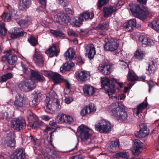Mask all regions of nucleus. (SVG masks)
Listing matches in <instances>:
<instances>
[{"mask_svg":"<svg viewBox=\"0 0 159 159\" xmlns=\"http://www.w3.org/2000/svg\"><path fill=\"white\" fill-rule=\"evenodd\" d=\"M7 30L5 28L4 24L2 22H0V35L4 36L6 34Z\"/></svg>","mask_w":159,"mask_h":159,"instance_id":"c03bdc74","label":"nucleus"},{"mask_svg":"<svg viewBox=\"0 0 159 159\" xmlns=\"http://www.w3.org/2000/svg\"><path fill=\"white\" fill-rule=\"evenodd\" d=\"M119 43L117 41L110 40L104 45V49L106 50L113 51L116 50L118 47Z\"/></svg>","mask_w":159,"mask_h":159,"instance_id":"ddd939ff","label":"nucleus"},{"mask_svg":"<svg viewBox=\"0 0 159 159\" xmlns=\"http://www.w3.org/2000/svg\"><path fill=\"white\" fill-rule=\"evenodd\" d=\"M109 26L108 22H105L102 24L98 25L97 27V28L100 30H103L107 29Z\"/></svg>","mask_w":159,"mask_h":159,"instance_id":"09e8293b","label":"nucleus"},{"mask_svg":"<svg viewBox=\"0 0 159 159\" xmlns=\"http://www.w3.org/2000/svg\"><path fill=\"white\" fill-rule=\"evenodd\" d=\"M127 79L129 81H134L137 80L138 77L134 73L129 71L127 75Z\"/></svg>","mask_w":159,"mask_h":159,"instance_id":"ea45409f","label":"nucleus"},{"mask_svg":"<svg viewBox=\"0 0 159 159\" xmlns=\"http://www.w3.org/2000/svg\"><path fill=\"white\" fill-rule=\"evenodd\" d=\"M70 69V64L66 63L63 64L60 67V70L62 72H64L66 71L69 70Z\"/></svg>","mask_w":159,"mask_h":159,"instance_id":"a18cd8bd","label":"nucleus"},{"mask_svg":"<svg viewBox=\"0 0 159 159\" xmlns=\"http://www.w3.org/2000/svg\"><path fill=\"white\" fill-rule=\"evenodd\" d=\"M117 80L113 78L109 79L107 78H101L102 85L104 87L106 93L110 98L115 92V83L117 82Z\"/></svg>","mask_w":159,"mask_h":159,"instance_id":"f03ea898","label":"nucleus"},{"mask_svg":"<svg viewBox=\"0 0 159 159\" xmlns=\"http://www.w3.org/2000/svg\"><path fill=\"white\" fill-rule=\"evenodd\" d=\"M35 80H37L38 81L41 82H43L45 80V78L43 76L39 74Z\"/></svg>","mask_w":159,"mask_h":159,"instance_id":"680f3d73","label":"nucleus"},{"mask_svg":"<svg viewBox=\"0 0 159 159\" xmlns=\"http://www.w3.org/2000/svg\"><path fill=\"white\" fill-rule=\"evenodd\" d=\"M19 8L21 10H26L28 7L30 0H20Z\"/></svg>","mask_w":159,"mask_h":159,"instance_id":"cd10ccee","label":"nucleus"},{"mask_svg":"<svg viewBox=\"0 0 159 159\" xmlns=\"http://www.w3.org/2000/svg\"><path fill=\"white\" fill-rule=\"evenodd\" d=\"M26 32L22 31L21 29L18 27H15L12 30V32L11 34V37L12 39L25 37L26 36Z\"/></svg>","mask_w":159,"mask_h":159,"instance_id":"2eb2a0df","label":"nucleus"},{"mask_svg":"<svg viewBox=\"0 0 159 159\" xmlns=\"http://www.w3.org/2000/svg\"><path fill=\"white\" fill-rule=\"evenodd\" d=\"M94 88L89 84H85L83 90L84 94L88 96H90L93 95L95 92Z\"/></svg>","mask_w":159,"mask_h":159,"instance_id":"412c9836","label":"nucleus"},{"mask_svg":"<svg viewBox=\"0 0 159 159\" xmlns=\"http://www.w3.org/2000/svg\"><path fill=\"white\" fill-rule=\"evenodd\" d=\"M76 60L79 65H82L84 63V61L80 57H78L76 58Z\"/></svg>","mask_w":159,"mask_h":159,"instance_id":"69168bd1","label":"nucleus"},{"mask_svg":"<svg viewBox=\"0 0 159 159\" xmlns=\"http://www.w3.org/2000/svg\"><path fill=\"white\" fill-rule=\"evenodd\" d=\"M75 55V53L74 50L69 48L65 53L64 56L66 60L70 61L73 59Z\"/></svg>","mask_w":159,"mask_h":159,"instance_id":"393cba45","label":"nucleus"},{"mask_svg":"<svg viewBox=\"0 0 159 159\" xmlns=\"http://www.w3.org/2000/svg\"><path fill=\"white\" fill-rule=\"evenodd\" d=\"M62 82H64L65 84L66 88L68 89H69L71 87V84L70 83L69 80L66 79L64 78Z\"/></svg>","mask_w":159,"mask_h":159,"instance_id":"4d7b16f0","label":"nucleus"},{"mask_svg":"<svg viewBox=\"0 0 159 159\" xmlns=\"http://www.w3.org/2000/svg\"><path fill=\"white\" fill-rule=\"evenodd\" d=\"M36 87L35 81L29 79L22 81L20 82L18 87L22 91L27 92L31 91Z\"/></svg>","mask_w":159,"mask_h":159,"instance_id":"20e7f679","label":"nucleus"},{"mask_svg":"<svg viewBox=\"0 0 159 159\" xmlns=\"http://www.w3.org/2000/svg\"><path fill=\"white\" fill-rule=\"evenodd\" d=\"M134 146L139 148L142 149L143 144L140 140L134 139Z\"/></svg>","mask_w":159,"mask_h":159,"instance_id":"de8ad7c7","label":"nucleus"},{"mask_svg":"<svg viewBox=\"0 0 159 159\" xmlns=\"http://www.w3.org/2000/svg\"><path fill=\"white\" fill-rule=\"evenodd\" d=\"M65 102L68 104L70 103L73 100L71 97H67L65 99Z\"/></svg>","mask_w":159,"mask_h":159,"instance_id":"338daca9","label":"nucleus"},{"mask_svg":"<svg viewBox=\"0 0 159 159\" xmlns=\"http://www.w3.org/2000/svg\"><path fill=\"white\" fill-rule=\"evenodd\" d=\"M119 148V142L118 140H116L111 142L110 146L108 148V149L111 152H114L115 150L118 149Z\"/></svg>","mask_w":159,"mask_h":159,"instance_id":"c756f323","label":"nucleus"},{"mask_svg":"<svg viewBox=\"0 0 159 159\" xmlns=\"http://www.w3.org/2000/svg\"><path fill=\"white\" fill-rule=\"evenodd\" d=\"M43 72H44V75L47 76L49 77H51L55 84H58L61 83L64 78L61 75L57 72L50 73L46 70H44Z\"/></svg>","mask_w":159,"mask_h":159,"instance_id":"9b49d317","label":"nucleus"},{"mask_svg":"<svg viewBox=\"0 0 159 159\" xmlns=\"http://www.w3.org/2000/svg\"><path fill=\"white\" fill-rule=\"evenodd\" d=\"M17 58L15 55L9 54L7 55V61L10 65H13L16 62Z\"/></svg>","mask_w":159,"mask_h":159,"instance_id":"f704fd0d","label":"nucleus"},{"mask_svg":"<svg viewBox=\"0 0 159 159\" xmlns=\"http://www.w3.org/2000/svg\"><path fill=\"white\" fill-rule=\"evenodd\" d=\"M147 106V102H143L142 103L137 106L136 111V115H138L141 113L143 110L145 109Z\"/></svg>","mask_w":159,"mask_h":159,"instance_id":"2f4dec72","label":"nucleus"},{"mask_svg":"<svg viewBox=\"0 0 159 159\" xmlns=\"http://www.w3.org/2000/svg\"><path fill=\"white\" fill-rule=\"evenodd\" d=\"M84 20L83 18L80 15V16L77 18H75L74 22L75 25L77 27H79L82 25V22Z\"/></svg>","mask_w":159,"mask_h":159,"instance_id":"a19ab883","label":"nucleus"},{"mask_svg":"<svg viewBox=\"0 0 159 159\" xmlns=\"http://www.w3.org/2000/svg\"><path fill=\"white\" fill-rule=\"evenodd\" d=\"M70 159H84L83 157L80 155L71 157Z\"/></svg>","mask_w":159,"mask_h":159,"instance_id":"774afa93","label":"nucleus"},{"mask_svg":"<svg viewBox=\"0 0 159 159\" xmlns=\"http://www.w3.org/2000/svg\"><path fill=\"white\" fill-rule=\"evenodd\" d=\"M64 117L65 118V123L69 124L73 122V119L71 116L65 115V116Z\"/></svg>","mask_w":159,"mask_h":159,"instance_id":"8fccbe9b","label":"nucleus"},{"mask_svg":"<svg viewBox=\"0 0 159 159\" xmlns=\"http://www.w3.org/2000/svg\"><path fill=\"white\" fill-rule=\"evenodd\" d=\"M11 127L17 130L23 129L26 126L24 119L20 117L15 119L11 121Z\"/></svg>","mask_w":159,"mask_h":159,"instance_id":"0eeeda50","label":"nucleus"},{"mask_svg":"<svg viewBox=\"0 0 159 159\" xmlns=\"http://www.w3.org/2000/svg\"><path fill=\"white\" fill-rule=\"evenodd\" d=\"M158 62L157 60H152L149 62L148 69H147V73L149 75L153 74L157 70Z\"/></svg>","mask_w":159,"mask_h":159,"instance_id":"4468645a","label":"nucleus"},{"mask_svg":"<svg viewBox=\"0 0 159 159\" xmlns=\"http://www.w3.org/2000/svg\"><path fill=\"white\" fill-rule=\"evenodd\" d=\"M116 10L115 7H103V11L104 16L105 17L111 16L113 12L116 11Z\"/></svg>","mask_w":159,"mask_h":159,"instance_id":"b1692460","label":"nucleus"},{"mask_svg":"<svg viewBox=\"0 0 159 159\" xmlns=\"http://www.w3.org/2000/svg\"><path fill=\"white\" fill-rule=\"evenodd\" d=\"M65 114L63 113H60L57 116L56 120L60 124L65 123V118L64 116H65Z\"/></svg>","mask_w":159,"mask_h":159,"instance_id":"e433bc0d","label":"nucleus"},{"mask_svg":"<svg viewBox=\"0 0 159 159\" xmlns=\"http://www.w3.org/2000/svg\"><path fill=\"white\" fill-rule=\"evenodd\" d=\"M25 157V153L22 149H20L14 152L11 156V159H24Z\"/></svg>","mask_w":159,"mask_h":159,"instance_id":"6ab92c4d","label":"nucleus"},{"mask_svg":"<svg viewBox=\"0 0 159 159\" xmlns=\"http://www.w3.org/2000/svg\"><path fill=\"white\" fill-rule=\"evenodd\" d=\"M142 151V149L134 146L132 149V152L133 153L134 155H138Z\"/></svg>","mask_w":159,"mask_h":159,"instance_id":"864d4df0","label":"nucleus"},{"mask_svg":"<svg viewBox=\"0 0 159 159\" xmlns=\"http://www.w3.org/2000/svg\"><path fill=\"white\" fill-rule=\"evenodd\" d=\"M147 83L148 84L149 87V92L150 93L151 91V89L154 86L155 84L153 81L151 80L147 81Z\"/></svg>","mask_w":159,"mask_h":159,"instance_id":"052dcab7","label":"nucleus"},{"mask_svg":"<svg viewBox=\"0 0 159 159\" xmlns=\"http://www.w3.org/2000/svg\"><path fill=\"white\" fill-rule=\"evenodd\" d=\"M17 11L14 9H11L8 12H4L1 16L3 20L5 22H8L10 21L11 18L16 19L18 16L16 14Z\"/></svg>","mask_w":159,"mask_h":159,"instance_id":"1a4fd4ad","label":"nucleus"},{"mask_svg":"<svg viewBox=\"0 0 159 159\" xmlns=\"http://www.w3.org/2000/svg\"><path fill=\"white\" fill-rule=\"evenodd\" d=\"M119 104L118 102L112 103L111 106V108H112L111 114L112 116L117 120L123 121L127 119L128 114L124 107L121 105H120Z\"/></svg>","mask_w":159,"mask_h":159,"instance_id":"f257e3e1","label":"nucleus"},{"mask_svg":"<svg viewBox=\"0 0 159 159\" xmlns=\"http://www.w3.org/2000/svg\"><path fill=\"white\" fill-rule=\"evenodd\" d=\"M62 18V22L61 25L67 24L70 22V17L66 14L64 13Z\"/></svg>","mask_w":159,"mask_h":159,"instance_id":"79ce46f5","label":"nucleus"},{"mask_svg":"<svg viewBox=\"0 0 159 159\" xmlns=\"http://www.w3.org/2000/svg\"><path fill=\"white\" fill-rule=\"evenodd\" d=\"M34 92L35 95L34 98L32 101L31 103L33 106L35 107L38 105L39 102L41 94L40 92L38 93L36 91H34Z\"/></svg>","mask_w":159,"mask_h":159,"instance_id":"bb28decb","label":"nucleus"},{"mask_svg":"<svg viewBox=\"0 0 159 159\" xmlns=\"http://www.w3.org/2000/svg\"><path fill=\"white\" fill-rule=\"evenodd\" d=\"M28 41L31 45L35 47L38 43L37 39L34 37L33 35H31L28 39Z\"/></svg>","mask_w":159,"mask_h":159,"instance_id":"58836bf2","label":"nucleus"},{"mask_svg":"<svg viewBox=\"0 0 159 159\" xmlns=\"http://www.w3.org/2000/svg\"><path fill=\"white\" fill-rule=\"evenodd\" d=\"M98 70L101 74L105 75H109L111 72L110 66L106 63L100 65Z\"/></svg>","mask_w":159,"mask_h":159,"instance_id":"aec40b11","label":"nucleus"},{"mask_svg":"<svg viewBox=\"0 0 159 159\" xmlns=\"http://www.w3.org/2000/svg\"><path fill=\"white\" fill-rule=\"evenodd\" d=\"M129 157V153L126 152H121V157L124 159H127Z\"/></svg>","mask_w":159,"mask_h":159,"instance_id":"e2e57ef3","label":"nucleus"},{"mask_svg":"<svg viewBox=\"0 0 159 159\" xmlns=\"http://www.w3.org/2000/svg\"><path fill=\"white\" fill-rule=\"evenodd\" d=\"M13 77V74L11 73H8L2 75L0 78V83H2L6 81L7 80L10 79Z\"/></svg>","mask_w":159,"mask_h":159,"instance_id":"c9c22d12","label":"nucleus"},{"mask_svg":"<svg viewBox=\"0 0 159 159\" xmlns=\"http://www.w3.org/2000/svg\"><path fill=\"white\" fill-rule=\"evenodd\" d=\"M85 54L90 59L93 58L95 55L96 51L94 45L92 44H88L86 48Z\"/></svg>","mask_w":159,"mask_h":159,"instance_id":"f3484780","label":"nucleus"},{"mask_svg":"<svg viewBox=\"0 0 159 159\" xmlns=\"http://www.w3.org/2000/svg\"><path fill=\"white\" fill-rule=\"evenodd\" d=\"M17 23L21 26L26 27L28 24V21L24 20H19L17 21Z\"/></svg>","mask_w":159,"mask_h":159,"instance_id":"6e6d98bb","label":"nucleus"},{"mask_svg":"<svg viewBox=\"0 0 159 159\" xmlns=\"http://www.w3.org/2000/svg\"><path fill=\"white\" fill-rule=\"evenodd\" d=\"M148 25L159 32V19L153 20L152 23H149Z\"/></svg>","mask_w":159,"mask_h":159,"instance_id":"473e14b6","label":"nucleus"},{"mask_svg":"<svg viewBox=\"0 0 159 159\" xmlns=\"http://www.w3.org/2000/svg\"><path fill=\"white\" fill-rule=\"evenodd\" d=\"M83 20H91L94 17V14L93 12L88 11L85 12L81 14Z\"/></svg>","mask_w":159,"mask_h":159,"instance_id":"72a5a7b5","label":"nucleus"},{"mask_svg":"<svg viewBox=\"0 0 159 159\" xmlns=\"http://www.w3.org/2000/svg\"><path fill=\"white\" fill-rule=\"evenodd\" d=\"M88 108L90 113L95 112L96 110L95 105L92 103L89 104L88 106Z\"/></svg>","mask_w":159,"mask_h":159,"instance_id":"3c124183","label":"nucleus"},{"mask_svg":"<svg viewBox=\"0 0 159 159\" xmlns=\"http://www.w3.org/2000/svg\"><path fill=\"white\" fill-rule=\"evenodd\" d=\"M77 131L82 140L86 141L90 138L91 135L89 133V129L88 127L81 125L78 128Z\"/></svg>","mask_w":159,"mask_h":159,"instance_id":"6e6552de","label":"nucleus"},{"mask_svg":"<svg viewBox=\"0 0 159 159\" xmlns=\"http://www.w3.org/2000/svg\"><path fill=\"white\" fill-rule=\"evenodd\" d=\"M150 12L148 8H144L141 10L139 13V17L141 20L145 19L148 16Z\"/></svg>","mask_w":159,"mask_h":159,"instance_id":"7c9ffc66","label":"nucleus"},{"mask_svg":"<svg viewBox=\"0 0 159 159\" xmlns=\"http://www.w3.org/2000/svg\"><path fill=\"white\" fill-rule=\"evenodd\" d=\"M90 76L89 71L86 70L81 71L77 75L76 78L80 82H84L88 79Z\"/></svg>","mask_w":159,"mask_h":159,"instance_id":"dca6fc26","label":"nucleus"},{"mask_svg":"<svg viewBox=\"0 0 159 159\" xmlns=\"http://www.w3.org/2000/svg\"><path fill=\"white\" fill-rule=\"evenodd\" d=\"M29 138L31 140V142L34 145L37 146H39V145L40 143V140L37 139L35 136L30 134Z\"/></svg>","mask_w":159,"mask_h":159,"instance_id":"37998d69","label":"nucleus"},{"mask_svg":"<svg viewBox=\"0 0 159 159\" xmlns=\"http://www.w3.org/2000/svg\"><path fill=\"white\" fill-rule=\"evenodd\" d=\"M50 33L53 35L55 37H64V34L61 32L54 30H51L50 31Z\"/></svg>","mask_w":159,"mask_h":159,"instance_id":"49530a36","label":"nucleus"},{"mask_svg":"<svg viewBox=\"0 0 159 159\" xmlns=\"http://www.w3.org/2000/svg\"><path fill=\"white\" fill-rule=\"evenodd\" d=\"M95 129L101 133H107L110 131L111 125L105 120H102L95 125Z\"/></svg>","mask_w":159,"mask_h":159,"instance_id":"39448f33","label":"nucleus"},{"mask_svg":"<svg viewBox=\"0 0 159 159\" xmlns=\"http://www.w3.org/2000/svg\"><path fill=\"white\" fill-rule=\"evenodd\" d=\"M68 33L69 35L76 37L78 36V34L72 29H69L68 30Z\"/></svg>","mask_w":159,"mask_h":159,"instance_id":"13d9d810","label":"nucleus"},{"mask_svg":"<svg viewBox=\"0 0 159 159\" xmlns=\"http://www.w3.org/2000/svg\"><path fill=\"white\" fill-rule=\"evenodd\" d=\"M136 25V20L134 19L130 20L128 22L126 23L125 26L126 31H132L133 30V28L135 27Z\"/></svg>","mask_w":159,"mask_h":159,"instance_id":"5701e85b","label":"nucleus"},{"mask_svg":"<svg viewBox=\"0 0 159 159\" xmlns=\"http://www.w3.org/2000/svg\"><path fill=\"white\" fill-rule=\"evenodd\" d=\"M145 54L141 49L137 50L134 53L135 57L139 61H141L144 59Z\"/></svg>","mask_w":159,"mask_h":159,"instance_id":"c85d7f7f","label":"nucleus"},{"mask_svg":"<svg viewBox=\"0 0 159 159\" xmlns=\"http://www.w3.org/2000/svg\"><path fill=\"white\" fill-rule=\"evenodd\" d=\"M56 95L54 93H49V97H47L46 102L47 108L50 111H55L59 110L61 108L59 100L56 98Z\"/></svg>","mask_w":159,"mask_h":159,"instance_id":"7ed1b4c3","label":"nucleus"},{"mask_svg":"<svg viewBox=\"0 0 159 159\" xmlns=\"http://www.w3.org/2000/svg\"><path fill=\"white\" fill-rule=\"evenodd\" d=\"M30 73L31 76L30 79H31L32 80H33L34 79L35 80L39 75L38 72L34 70H31Z\"/></svg>","mask_w":159,"mask_h":159,"instance_id":"603ef678","label":"nucleus"},{"mask_svg":"<svg viewBox=\"0 0 159 159\" xmlns=\"http://www.w3.org/2000/svg\"><path fill=\"white\" fill-rule=\"evenodd\" d=\"M59 52L56 47L54 45H53L46 51V53L49 55L50 57H52L54 56L57 57Z\"/></svg>","mask_w":159,"mask_h":159,"instance_id":"4be33fe9","label":"nucleus"},{"mask_svg":"<svg viewBox=\"0 0 159 159\" xmlns=\"http://www.w3.org/2000/svg\"><path fill=\"white\" fill-rule=\"evenodd\" d=\"M2 115L3 118L4 119H9L10 117V116H9L7 112L6 111L4 112H3L2 113Z\"/></svg>","mask_w":159,"mask_h":159,"instance_id":"0e129e2a","label":"nucleus"},{"mask_svg":"<svg viewBox=\"0 0 159 159\" xmlns=\"http://www.w3.org/2000/svg\"><path fill=\"white\" fill-rule=\"evenodd\" d=\"M140 129L139 131L135 133V135L137 138H142L145 137L149 133L148 129L145 124H143L140 125Z\"/></svg>","mask_w":159,"mask_h":159,"instance_id":"f8f14e48","label":"nucleus"},{"mask_svg":"<svg viewBox=\"0 0 159 159\" xmlns=\"http://www.w3.org/2000/svg\"><path fill=\"white\" fill-rule=\"evenodd\" d=\"M27 99L23 93H18L15 96L14 105L16 108H22L25 106Z\"/></svg>","mask_w":159,"mask_h":159,"instance_id":"423d86ee","label":"nucleus"},{"mask_svg":"<svg viewBox=\"0 0 159 159\" xmlns=\"http://www.w3.org/2000/svg\"><path fill=\"white\" fill-rule=\"evenodd\" d=\"M64 13L59 12L54 15V20L55 21L60 24H61L62 22V16H63Z\"/></svg>","mask_w":159,"mask_h":159,"instance_id":"4c0bfd02","label":"nucleus"},{"mask_svg":"<svg viewBox=\"0 0 159 159\" xmlns=\"http://www.w3.org/2000/svg\"><path fill=\"white\" fill-rule=\"evenodd\" d=\"M139 40L141 42L143 45L151 46L154 44L153 41L143 36H140L139 38Z\"/></svg>","mask_w":159,"mask_h":159,"instance_id":"a878e982","label":"nucleus"},{"mask_svg":"<svg viewBox=\"0 0 159 159\" xmlns=\"http://www.w3.org/2000/svg\"><path fill=\"white\" fill-rule=\"evenodd\" d=\"M15 135L12 133L8 134L5 140V143L7 146L11 148L14 147L16 142L15 140Z\"/></svg>","mask_w":159,"mask_h":159,"instance_id":"a211bd4d","label":"nucleus"},{"mask_svg":"<svg viewBox=\"0 0 159 159\" xmlns=\"http://www.w3.org/2000/svg\"><path fill=\"white\" fill-rule=\"evenodd\" d=\"M89 113H89V111H88L87 106L84 107L81 110L80 112V114L82 116H84Z\"/></svg>","mask_w":159,"mask_h":159,"instance_id":"5fc2aeb1","label":"nucleus"},{"mask_svg":"<svg viewBox=\"0 0 159 159\" xmlns=\"http://www.w3.org/2000/svg\"><path fill=\"white\" fill-rule=\"evenodd\" d=\"M108 1V0H100L98 2V7H100L106 5Z\"/></svg>","mask_w":159,"mask_h":159,"instance_id":"bf43d9fd","label":"nucleus"},{"mask_svg":"<svg viewBox=\"0 0 159 159\" xmlns=\"http://www.w3.org/2000/svg\"><path fill=\"white\" fill-rule=\"evenodd\" d=\"M33 60L38 66L42 67L44 66V58L41 52L38 49H35Z\"/></svg>","mask_w":159,"mask_h":159,"instance_id":"9d476101","label":"nucleus"}]
</instances>
